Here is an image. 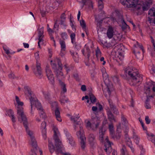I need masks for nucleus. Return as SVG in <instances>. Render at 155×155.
I'll return each instance as SVG.
<instances>
[{"label": "nucleus", "mask_w": 155, "mask_h": 155, "mask_svg": "<svg viewBox=\"0 0 155 155\" xmlns=\"http://www.w3.org/2000/svg\"><path fill=\"white\" fill-rule=\"evenodd\" d=\"M153 8L150 9L149 11L148 12V15L151 16H153Z\"/></svg>", "instance_id": "nucleus-55"}, {"label": "nucleus", "mask_w": 155, "mask_h": 155, "mask_svg": "<svg viewBox=\"0 0 155 155\" xmlns=\"http://www.w3.org/2000/svg\"><path fill=\"white\" fill-rule=\"evenodd\" d=\"M123 45L122 44H120L119 45H117V46H116L115 48H117L118 49V50H121L122 49V48H123Z\"/></svg>", "instance_id": "nucleus-52"}, {"label": "nucleus", "mask_w": 155, "mask_h": 155, "mask_svg": "<svg viewBox=\"0 0 155 155\" xmlns=\"http://www.w3.org/2000/svg\"><path fill=\"white\" fill-rule=\"evenodd\" d=\"M53 130L54 132L53 138L55 141V145L56 148L55 151L58 153H62V150L63 149V147L61 142L58 137V128L54 127Z\"/></svg>", "instance_id": "nucleus-6"}, {"label": "nucleus", "mask_w": 155, "mask_h": 155, "mask_svg": "<svg viewBox=\"0 0 155 155\" xmlns=\"http://www.w3.org/2000/svg\"><path fill=\"white\" fill-rule=\"evenodd\" d=\"M150 38L152 40L151 42L152 43H153V45L154 47L153 49H154V51H155V43L154 42V40L152 36H151Z\"/></svg>", "instance_id": "nucleus-60"}, {"label": "nucleus", "mask_w": 155, "mask_h": 155, "mask_svg": "<svg viewBox=\"0 0 155 155\" xmlns=\"http://www.w3.org/2000/svg\"><path fill=\"white\" fill-rule=\"evenodd\" d=\"M108 128L110 134L111 136L112 135H113V134L114 133V126L112 123H111L109 125Z\"/></svg>", "instance_id": "nucleus-34"}, {"label": "nucleus", "mask_w": 155, "mask_h": 155, "mask_svg": "<svg viewBox=\"0 0 155 155\" xmlns=\"http://www.w3.org/2000/svg\"><path fill=\"white\" fill-rule=\"evenodd\" d=\"M80 24L82 28L85 29L86 28V24L85 22L83 20H82L80 21Z\"/></svg>", "instance_id": "nucleus-40"}, {"label": "nucleus", "mask_w": 155, "mask_h": 155, "mask_svg": "<svg viewBox=\"0 0 155 155\" xmlns=\"http://www.w3.org/2000/svg\"><path fill=\"white\" fill-rule=\"evenodd\" d=\"M114 28L111 26H109L106 34L108 38L109 39L111 38L114 35Z\"/></svg>", "instance_id": "nucleus-17"}, {"label": "nucleus", "mask_w": 155, "mask_h": 155, "mask_svg": "<svg viewBox=\"0 0 155 155\" xmlns=\"http://www.w3.org/2000/svg\"><path fill=\"white\" fill-rule=\"evenodd\" d=\"M17 114L18 115V120H19V117H20L22 120L23 121V124L25 128L26 131L28 134L29 135L31 139L29 141V143L32 147L31 149H33L34 150H38L39 149V148L37 145V142L35 137L33 135L32 132L29 130L27 120L26 117L24 114L23 109L22 107L18 108L17 109Z\"/></svg>", "instance_id": "nucleus-1"}, {"label": "nucleus", "mask_w": 155, "mask_h": 155, "mask_svg": "<svg viewBox=\"0 0 155 155\" xmlns=\"http://www.w3.org/2000/svg\"><path fill=\"white\" fill-rule=\"evenodd\" d=\"M47 31L50 34H51L54 32L52 29L50 28H47Z\"/></svg>", "instance_id": "nucleus-61"}, {"label": "nucleus", "mask_w": 155, "mask_h": 155, "mask_svg": "<svg viewBox=\"0 0 155 155\" xmlns=\"http://www.w3.org/2000/svg\"><path fill=\"white\" fill-rule=\"evenodd\" d=\"M112 79L115 83H117L118 82V78L117 76H114L112 77Z\"/></svg>", "instance_id": "nucleus-49"}, {"label": "nucleus", "mask_w": 155, "mask_h": 155, "mask_svg": "<svg viewBox=\"0 0 155 155\" xmlns=\"http://www.w3.org/2000/svg\"><path fill=\"white\" fill-rule=\"evenodd\" d=\"M124 73L127 76H128L133 80L136 79L135 69L131 66L126 68L124 69Z\"/></svg>", "instance_id": "nucleus-10"}, {"label": "nucleus", "mask_w": 155, "mask_h": 155, "mask_svg": "<svg viewBox=\"0 0 155 155\" xmlns=\"http://www.w3.org/2000/svg\"><path fill=\"white\" fill-rule=\"evenodd\" d=\"M41 129L42 130V131H43L44 129L46 130V124L45 121H43L41 124Z\"/></svg>", "instance_id": "nucleus-41"}, {"label": "nucleus", "mask_w": 155, "mask_h": 155, "mask_svg": "<svg viewBox=\"0 0 155 155\" xmlns=\"http://www.w3.org/2000/svg\"><path fill=\"white\" fill-rule=\"evenodd\" d=\"M55 114L56 118L57 120L59 122H61L62 120L60 115V112L58 108L57 107H56V109L55 110Z\"/></svg>", "instance_id": "nucleus-25"}, {"label": "nucleus", "mask_w": 155, "mask_h": 155, "mask_svg": "<svg viewBox=\"0 0 155 155\" xmlns=\"http://www.w3.org/2000/svg\"><path fill=\"white\" fill-rule=\"evenodd\" d=\"M95 55L97 60H98L101 57L102 53L99 49L97 47L95 50Z\"/></svg>", "instance_id": "nucleus-30"}, {"label": "nucleus", "mask_w": 155, "mask_h": 155, "mask_svg": "<svg viewBox=\"0 0 155 155\" xmlns=\"http://www.w3.org/2000/svg\"><path fill=\"white\" fill-rule=\"evenodd\" d=\"M105 129L103 127L100 128L99 130V140L101 142L103 143L105 139L106 141L105 143V148L104 150L107 154H110L112 151L111 143L107 137H105Z\"/></svg>", "instance_id": "nucleus-4"}, {"label": "nucleus", "mask_w": 155, "mask_h": 155, "mask_svg": "<svg viewBox=\"0 0 155 155\" xmlns=\"http://www.w3.org/2000/svg\"><path fill=\"white\" fill-rule=\"evenodd\" d=\"M145 93L148 94L147 95V99L145 101L149 102L151 98L155 96V83L152 82H149L147 85L145 87Z\"/></svg>", "instance_id": "nucleus-5"}, {"label": "nucleus", "mask_w": 155, "mask_h": 155, "mask_svg": "<svg viewBox=\"0 0 155 155\" xmlns=\"http://www.w3.org/2000/svg\"><path fill=\"white\" fill-rule=\"evenodd\" d=\"M57 62L58 63V69L57 68V65L55 64V63H52L51 64V65L52 66V68L55 70V72L56 73V76H57V72L58 71H59L60 72H61L60 70H61L62 69V64L61 62V61L60 60L58 59Z\"/></svg>", "instance_id": "nucleus-15"}, {"label": "nucleus", "mask_w": 155, "mask_h": 155, "mask_svg": "<svg viewBox=\"0 0 155 155\" xmlns=\"http://www.w3.org/2000/svg\"><path fill=\"white\" fill-rule=\"evenodd\" d=\"M100 58V61L101 62H102V61L103 62L102 63V64L103 65H105L106 63V61H104V58L103 57H101Z\"/></svg>", "instance_id": "nucleus-56"}, {"label": "nucleus", "mask_w": 155, "mask_h": 155, "mask_svg": "<svg viewBox=\"0 0 155 155\" xmlns=\"http://www.w3.org/2000/svg\"><path fill=\"white\" fill-rule=\"evenodd\" d=\"M107 113L108 119L110 121H114V122H116L117 121L110 110H107Z\"/></svg>", "instance_id": "nucleus-21"}, {"label": "nucleus", "mask_w": 155, "mask_h": 155, "mask_svg": "<svg viewBox=\"0 0 155 155\" xmlns=\"http://www.w3.org/2000/svg\"><path fill=\"white\" fill-rule=\"evenodd\" d=\"M45 72L46 76L51 84H53L54 83V77L52 71L50 69L49 66L47 65L46 67Z\"/></svg>", "instance_id": "nucleus-11"}, {"label": "nucleus", "mask_w": 155, "mask_h": 155, "mask_svg": "<svg viewBox=\"0 0 155 155\" xmlns=\"http://www.w3.org/2000/svg\"><path fill=\"white\" fill-rule=\"evenodd\" d=\"M152 4V0H145L144 1H139L136 0V11L142 8L143 11L148 10Z\"/></svg>", "instance_id": "nucleus-7"}, {"label": "nucleus", "mask_w": 155, "mask_h": 155, "mask_svg": "<svg viewBox=\"0 0 155 155\" xmlns=\"http://www.w3.org/2000/svg\"><path fill=\"white\" fill-rule=\"evenodd\" d=\"M89 142L91 145H93L95 143V137L93 134H91L89 135L88 137Z\"/></svg>", "instance_id": "nucleus-22"}, {"label": "nucleus", "mask_w": 155, "mask_h": 155, "mask_svg": "<svg viewBox=\"0 0 155 155\" xmlns=\"http://www.w3.org/2000/svg\"><path fill=\"white\" fill-rule=\"evenodd\" d=\"M44 28L42 27L38 30V46L39 48H41L40 45V43L42 44H43L44 40L43 39L44 37Z\"/></svg>", "instance_id": "nucleus-14"}, {"label": "nucleus", "mask_w": 155, "mask_h": 155, "mask_svg": "<svg viewBox=\"0 0 155 155\" xmlns=\"http://www.w3.org/2000/svg\"><path fill=\"white\" fill-rule=\"evenodd\" d=\"M153 16L154 17V18L153 19L151 18L150 17H148V21L149 22L151 25H153V24L155 25V8H153Z\"/></svg>", "instance_id": "nucleus-29"}, {"label": "nucleus", "mask_w": 155, "mask_h": 155, "mask_svg": "<svg viewBox=\"0 0 155 155\" xmlns=\"http://www.w3.org/2000/svg\"><path fill=\"white\" fill-rule=\"evenodd\" d=\"M42 133L43 138L45 140L47 138L46 130L44 129L43 131H42Z\"/></svg>", "instance_id": "nucleus-43"}, {"label": "nucleus", "mask_w": 155, "mask_h": 155, "mask_svg": "<svg viewBox=\"0 0 155 155\" xmlns=\"http://www.w3.org/2000/svg\"><path fill=\"white\" fill-rule=\"evenodd\" d=\"M122 26V28L123 30H124L127 28H129V26L126 24L123 19H121Z\"/></svg>", "instance_id": "nucleus-32"}, {"label": "nucleus", "mask_w": 155, "mask_h": 155, "mask_svg": "<svg viewBox=\"0 0 155 155\" xmlns=\"http://www.w3.org/2000/svg\"><path fill=\"white\" fill-rule=\"evenodd\" d=\"M59 43L60 45L61 50L60 54L61 56H64L66 53L67 49L65 41L60 39Z\"/></svg>", "instance_id": "nucleus-13"}, {"label": "nucleus", "mask_w": 155, "mask_h": 155, "mask_svg": "<svg viewBox=\"0 0 155 155\" xmlns=\"http://www.w3.org/2000/svg\"><path fill=\"white\" fill-rule=\"evenodd\" d=\"M48 12L45 10H41V13L43 17H45L46 14L48 13Z\"/></svg>", "instance_id": "nucleus-46"}, {"label": "nucleus", "mask_w": 155, "mask_h": 155, "mask_svg": "<svg viewBox=\"0 0 155 155\" xmlns=\"http://www.w3.org/2000/svg\"><path fill=\"white\" fill-rule=\"evenodd\" d=\"M125 140L126 144L130 148L132 151L134 152V150L132 147V145L130 138L125 139Z\"/></svg>", "instance_id": "nucleus-28"}, {"label": "nucleus", "mask_w": 155, "mask_h": 155, "mask_svg": "<svg viewBox=\"0 0 155 155\" xmlns=\"http://www.w3.org/2000/svg\"><path fill=\"white\" fill-rule=\"evenodd\" d=\"M139 120L140 122V123L141 124V126H142V127L143 129V130H146L147 129V127H144V124H143V122L142 120L141 119H140V118H139Z\"/></svg>", "instance_id": "nucleus-50"}, {"label": "nucleus", "mask_w": 155, "mask_h": 155, "mask_svg": "<svg viewBox=\"0 0 155 155\" xmlns=\"http://www.w3.org/2000/svg\"><path fill=\"white\" fill-rule=\"evenodd\" d=\"M61 38L62 39V40H64L67 39L68 36L66 32H62L60 34Z\"/></svg>", "instance_id": "nucleus-35"}, {"label": "nucleus", "mask_w": 155, "mask_h": 155, "mask_svg": "<svg viewBox=\"0 0 155 155\" xmlns=\"http://www.w3.org/2000/svg\"><path fill=\"white\" fill-rule=\"evenodd\" d=\"M23 45L24 47L25 48H28L29 47V45L28 43H23Z\"/></svg>", "instance_id": "nucleus-64"}, {"label": "nucleus", "mask_w": 155, "mask_h": 155, "mask_svg": "<svg viewBox=\"0 0 155 155\" xmlns=\"http://www.w3.org/2000/svg\"><path fill=\"white\" fill-rule=\"evenodd\" d=\"M71 121L74 122V128L75 130H77L78 127H79L80 130L77 132V135L78 138L81 140L80 145L81 148L84 150L85 147L86 138L84 134V132L82 127V122L79 117H72L71 118Z\"/></svg>", "instance_id": "nucleus-3"}, {"label": "nucleus", "mask_w": 155, "mask_h": 155, "mask_svg": "<svg viewBox=\"0 0 155 155\" xmlns=\"http://www.w3.org/2000/svg\"><path fill=\"white\" fill-rule=\"evenodd\" d=\"M99 124V122H97L95 125V127H94V124H93V123H92L89 121H88L86 125V127L88 128H90L92 130H95L98 127Z\"/></svg>", "instance_id": "nucleus-18"}, {"label": "nucleus", "mask_w": 155, "mask_h": 155, "mask_svg": "<svg viewBox=\"0 0 155 155\" xmlns=\"http://www.w3.org/2000/svg\"><path fill=\"white\" fill-rule=\"evenodd\" d=\"M10 117L11 118V120L13 123H14L16 122V120L14 115H12Z\"/></svg>", "instance_id": "nucleus-59"}, {"label": "nucleus", "mask_w": 155, "mask_h": 155, "mask_svg": "<svg viewBox=\"0 0 155 155\" xmlns=\"http://www.w3.org/2000/svg\"><path fill=\"white\" fill-rule=\"evenodd\" d=\"M140 138L138 137L137 136H136V144L138 145V147H139V145H141L140 144Z\"/></svg>", "instance_id": "nucleus-53"}, {"label": "nucleus", "mask_w": 155, "mask_h": 155, "mask_svg": "<svg viewBox=\"0 0 155 155\" xmlns=\"http://www.w3.org/2000/svg\"><path fill=\"white\" fill-rule=\"evenodd\" d=\"M81 89L83 91H85L86 90V86L84 85H82L81 86Z\"/></svg>", "instance_id": "nucleus-58"}, {"label": "nucleus", "mask_w": 155, "mask_h": 155, "mask_svg": "<svg viewBox=\"0 0 155 155\" xmlns=\"http://www.w3.org/2000/svg\"><path fill=\"white\" fill-rule=\"evenodd\" d=\"M48 149L51 153L54 152V147L49 140H48Z\"/></svg>", "instance_id": "nucleus-27"}, {"label": "nucleus", "mask_w": 155, "mask_h": 155, "mask_svg": "<svg viewBox=\"0 0 155 155\" xmlns=\"http://www.w3.org/2000/svg\"><path fill=\"white\" fill-rule=\"evenodd\" d=\"M61 18L62 19H64L65 18V15L64 13H62L61 16Z\"/></svg>", "instance_id": "nucleus-63"}, {"label": "nucleus", "mask_w": 155, "mask_h": 155, "mask_svg": "<svg viewBox=\"0 0 155 155\" xmlns=\"http://www.w3.org/2000/svg\"><path fill=\"white\" fill-rule=\"evenodd\" d=\"M64 132L66 135L67 139L69 141V143L71 146H74V141L71 135L69 133L67 129H64Z\"/></svg>", "instance_id": "nucleus-16"}, {"label": "nucleus", "mask_w": 155, "mask_h": 155, "mask_svg": "<svg viewBox=\"0 0 155 155\" xmlns=\"http://www.w3.org/2000/svg\"><path fill=\"white\" fill-rule=\"evenodd\" d=\"M75 34L74 33H73L70 35V37L71 43L74 47L77 48V44L75 41Z\"/></svg>", "instance_id": "nucleus-24"}, {"label": "nucleus", "mask_w": 155, "mask_h": 155, "mask_svg": "<svg viewBox=\"0 0 155 155\" xmlns=\"http://www.w3.org/2000/svg\"><path fill=\"white\" fill-rule=\"evenodd\" d=\"M108 102L109 104V106L111 110H112L114 113L116 114H119L118 109L116 107L112 104V102H110V100H108Z\"/></svg>", "instance_id": "nucleus-19"}, {"label": "nucleus", "mask_w": 155, "mask_h": 155, "mask_svg": "<svg viewBox=\"0 0 155 155\" xmlns=\"http://www.w3.org/2000/svg\"><path fill=\"white\" fill-rule=\"evenodd\" d=\"M145 120L146 123L147 124H149L151 121L149 119L148 116H146L145 117Z\"/></svg>", "instance_id": "nucleus-51"}, {"label": "nucleus", "mask_w": 155, "mask_h": 155, "mask_svg": "<svg viewBox=\"0 0 155 155\" xmlns=\"http://www.w3.org/2000/svg\"><path fill=\"white\" fill-rule=\"evenodd\" d=\"M103 0H99L98 2V6L99 9L101 10L103 8Z\"/></svg>", "instance_id": "nucleus-39"}, {"label": "nucleus", "mask_w": 155, "mask_h": 155, "mask_svg": "<svg viewBox=\"0 0 155 155\" xmlns=\"http://www.w3.org/2000/svg\"><path fill=\"white\" fill-rule=\"evenodd\" d=\"M35 55L36 60V71L35 69H33V72L35 75L39 78H41L42 75V70L41 67V64L39 62V51H37L35 53Z\"/></svg>", "instance_id": "nucleus-8"}, {"label": "nucleus", "mask_w": 155, "mask_h": 155, "mask_svg": "<svg viewBox=\"0 0 155 155\" xmlns=\"http://www.w3.org/2000/svg\"><path fill=\"white\" fill-rule=\"evenodd\" d=\"M139 148L140 150H141L140 154V155H143V154L145 152V150L143 149V145H139Z\"/></svg>", "instance_id": "nucleus-44"}, {"label": "nucleus", "mask_w": 155, "mask_h": 155, "mask_svg": "<svg viewBox=\"0 0 155 155\" xmlns=\"http://www.w3.org/2000/svg\"><path fill=\"white\" fill-rule=\"evenodd\" d=\"M74 77L77 81H78L79 80L78 75L77 74H74Z\"/></svg>", "instance_id": "nucleus-62"}, {"label": "nucleus", "mask_w": 155, "mask_h": 155, "mask_svg": "<svg viewBox=\"0 0 155 155\" xmlns=\"http://www.w3.org/2000/svg\"><path fill=\"white\" fill-rule=\"evenodd\" d=\"M24 89L25 90V94L28 96L30 100L31 107V113L32 112L33 106H35L37 108V109L40 111L39 114L40 117L43 118H45L46 117L45 114L43 111L41 103L38 100L35 94L28 86H25Z\"/></svg>", "instance_id": "nucleus-2"}, {"label": "nucleus", "mask_w": 155, "mask_h": 155, "mask_svg": "<svg viewBox=\"0 0 155 155\" xmlns=\"http://www.w3.org/2000/svg\"><path fill=\"white\" fill-rule=\"evenodd\" d=\"M57 77L58 79L59 83L62 89L61 94H64L67 92V90L66 88V84L61 81L64 78L62 72L59 71H57Z\"/></svg>", "instance_id": "nucleus-9"}, {"label": "nucleus", "mask_w": 155, "mask_h": 155, "mask_svg": "<svg viewBox=\"0 0 155 155\" xmlns=\"http://www.w3.org/2000/svg\"><path fill=\"white\" fill-rule=\"evenodd\" d=\"M147 134L149 137H152L151 138V141L155 145V136L152 134H150L147 133Z\"/></svg>", "instance_id": "nucleus-36"}, {"label": "nucleus", "mask_w": 155, "mask_h": 155, "mask_svg": "<svg viewBox=\"0 0 155 155\" xmlns=\"http://www.w3.org/2000/svg\"><path fill=\"white\" fill-rule=\"evenodd\" d=\"M138 48L141 50L143 52H144L143 47L141 43H139L138 41H136V48Z\"/></svg>", "instance_id": "nucleus-38"}, {"label": "nucleus", "mask_w": 155, "mask_h": 155, "mask_svg": "<svg viewBox=\"0 0 155 155\" xmlns=\"http://www.w3.org/2000/svg\"><path fill=\"white\" fill-rule=\"evenodd\" d=\"M42 92L46 100H48L49 98V94L47 92L42 91Z\"/></svg>", "instance_id": "nucleus-37"}, {"label": "nucleus", "mask_w": 155, "mask_h": 155, "mask_svg": "<svg viewBox=\"0 0 155 155\" xmlns=\"http://www.w3.org/2000/svg\"><path fill=\"white\" fill-rule=\"evenodd\" d=\"M120 152L121 155H129L125 146L123 145L120 149Z\"/></svg>", "instance_id": "nucleus-31"}, {"label": "nucleus", "mask_w": 155, "mask_h": 155, "mask_svg": "<svg viewBox=\"0 0 155 155\" xmlns=\"http://www.w3.org/2000/svg\"><path fill=\"white\" fill-rule=\"evenodd\" d=\"M37 150H34L33 149H31L28 155H37L36 152Z\"/></svg>", "instance_id": "nucleus-42"}, {"label": "nucleus", "mask_w": 155, "mask_h": 155, "mask_svg": "<svg viewBox=\"0 0 155 155\" xmlns=\"http://www.w3.org/2000/svg\"><path fill=\"white\" fill-rule=\"evenodd\" d=\"M3 48L5 52L7 54H10V51L7 48L6 46H3Z\"/></svg>", "instance_id": "nucleus-54"}, {"label": "nucleus", "mask_w": 155, "mask_h": 155, "mask_svg": "<svg viewBox=\"0 0 155 155\" xmlns=\"http://www.w3.org/2000/svg\"><path fill=\"white\" fill-rule=\"evenodd\" d=\"M121 119L123 121L122 124L124 125H126L127 121L126 118L124 117L123 115H121Z\"/></svg>", "instance_id": "nucleus-47"}, {"label": "nucleus", "mask_w": 155, "mask_h": 155, "mask_svg": "<svg viewBox=\"0 0 155 155\" xmlns=\"http://www.w3.org/2000/svg\"><path fill=\"white\" fill-rule=\"evenodd\" d=\"M137 71H136V84H140L143 81V78L142 75L141 74L137 73Z\"/></svg>", "instance_id": "nucleus-23"}, {"label": "nucleus", "mask_w": 155, "mask_h": 155, "mask_svg": "<svg viewBox=\"0 0 155 155\" xmlns=\"http://www.w3.org/2000/svg\"><path fill=\"white\" fill-rule=\"evenodd\" d=\"M144 106L147 109H150L151 107L149 103L147 101L145 102Z\"/></svg>", "instance_id": "nucleus-48"}, {"label": "nucleus", "mask_w": 155, "mask_h": 155, "mask_svg": "<svg viewBox=\"0 0 155 155\" xmlns=\"http://www.w3.org/2000/svg\"><path fill=\"white\" fill-rule=\"evenodd\" d=\"M8 77L10 78L14 79L15 78V76L14 74L12 73L8 75Z\"/></svg>", "instance_id": "nucleus-57"}, {"label": "nucleus", "mask_w": 155, "mask_h": 155, "mask_svg": "<svg viewBox=\"0 0 155 155\" xmlns=\"http://www.w3.org/2000/svg\"><path fill=\"white\" fill-rule=\"evenodd\" d=\"M89 96L91 102L92 104L95 103L96 102V98L92 94H90Z\"/></svg>", "instance_id": "nucleus-33"}, {"label": "nucleus", "mask_w": 155, "mask_h": 155, "mask_svg": "<svg viewBox=\"0 0 155 155\" xmlns=\"http://www.w3.org/2000/svg\"><path fill=\"white\" fill-rule=\"evenodd\" d=\"M59 101L61 104H64L65 102H67L68 101V100L66 98L65 95L63 94H61V95L60 97Z\"/></svg>", "instance_id": "nucleus-26"}, {"label": "nucleus", "mask_w": 155, "mask_h": 155, "mask_svg": "<svg viewBox=\"0 0 155 155\" xmlns=\"http://www.w3.org/2000/svg\"><path fill=\"white\" fill-rule=\"evenodd\" d=\"M135 0H120L121 3L124 5H126L128 8L136 7Z\"/></svg>", "instance_id": "nucleus-12"}, {"label": "nucleus", "mask_w": 155, "mask_h": 155, "mask_svg": "<svg viewBox=\"0 0 155 155\" xmlns=\"http://www.w3.org/2000/svg\"><path fill=\"white\" fill-rule=\"evenodd\" d=\"M121 130L120 128H119L118 127L117 130V133H116V134L114 135V134H113V135H112L111 136L114 139H119L121 137Z\"/></svg>", "instance_id": "nucleus-20"}, {"label": "nucleus", "mask_w": 155, "mask_h": 155, "mask_svg": "<svg viewBox=\"0 0 155 155\" xmlns=\"http://www.w3.org/2000/svg\"><path fill=\"white\" fill-rule=\"evenodd\" d=\"M7 114L8 116L10 117L12 115H14V113L13 111L11 109L8 110L7 111Z\"/></svg>", "instance_id": "nucleus-45"}]
</instances>
